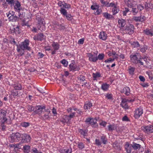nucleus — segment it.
Here are the masks:
<instances>
[{
	"mask_svg": "<svg viewBox=\"0 0 153 153\" xmlns=\"http://www.w3.org/2000/svg\"><path fill=\"white\" fill-rule=\"evenodd\" d=\"M29 42L28 40L25 39L19 45H17V51L21 55L24 54L25 50L31 51V48L29 46Z\"/></svg>",
	"mask_w": 153,
	"mask_h": 153,
	"instance_id": "1",
	"label": "nucleus"
},
{
	"mask_svg": "<svg viewBox=\"0 0 153 153\" xmlns=\"http://www.w3.org/2000/svg\"><path fill=\"white\" fill-rule=\"evenodd\" d=\"M21 134L19 133H12L9 137V140L11 143L18 141L19 140H21Z\"/></svg>",
	"mask_w": 153,
	"mask_h": 153,
	"instance_id": "2",
	"label": "nucleus"
},
{
	"mask_svg": "<svg viewBox=\"0 0 153 153\" xmlns=\"http://www.w3.org/2000/svg\"><path fill=\"white\" fill-rule=\"evenodd\" d=\"M6 113L5 111H2L0 112V120L1 123L10 124V120H8L6 117Z\"/></svg>",
	"mask_w": 153,
	"mask_h": 153,
	"instance_id": "3",
	"label": "nucleus"
},
{
	"mask_svg": "<svg viewBox=\"0 0 153 153\" xmlns=\"http://www.w3.org/2000/svg\"><path fill=\"white\" fill-rule=\"evenodd\" d=\"M141 128L142 130L146 133L148 134L153 132V125L144 126Z\"/></svg>",
	"mask_w": 153,
	"mask_h": 153,
	"instance_id": "4",
	"label": "nucleus"
},
{
	"mask_svg": "<svg viewBox=\"0 0 153 153\" xmlns=\"http://www.w3.org/2000/svg\"><path fill=\"white\" fill-rule=\"evenodd\" d=\"M85 122L90 124L93 127H96L98 126V124L97 123V120L95 118H88L85 120Z\"/></svg>",
	"mask_w": 153,
	"mask_h": 153,
	"instance_id": "5",
	"label": "nucleus"
},
{
	"mask_svg": "<svg viewBox=\"0 0 153 153\" xmlns=\"http://www.w3.org/2000/svg\"><path fill=\"white\" fill-rule=\"evenodd\" d=\"M132 100H128L126 99H123L121 102V106L125 109H128L129 108L128 103L131 102L133 101Z\"/></svg>",
	"mask_w": 153,
	"mask_h": 153,
	"instance_id": "6",
	"label": "nucleus"
},
{
	"mask_svg": "<svg viewBox=\"0 0 153 153\" xmlns=\"http://www.w3.org/2000/svg\"><path fill=\"white\" fill-rule=\"evenodd\" d=\"M143 111L142 108L139 107L136 109L134 112V117L136 119L138 118L143 114Z\"/></svg>",
	"mask_w": 153,
	"mask_h": 153,
	"instance_id": "7",
	"label": "nucleus"
},
{
	"mask_svg": "<svg viewBox=\"0 0 153 153\" xmlns=\"http://www.w3.org/2000/svg\"><path fill=\"white\" fill-rule=\"evenodd\" d=\"M7 17H8L10 20L13 22L16 21L18 20V18L16 16H14L13 11H10L7 14Z\"/></svg>",
	"mask_w": 153,
	"mask_h": 153,
	"instance_id": "8",
	"label": "nucleus"
},
{
	"mask_svg": "<svg viewBox=\"0 0 153 153\" xmlns=\"http://www.w3.org/2000/svg\"><path fill=\"white\" fill-rule=\"evenodd\" d=\"M14 7L15 10L19 12L18 15L19 17H20L21 14L19 13V12L21 8L20 3L17 1H15Z\"/></svg>",
	"mask_w": 153,
	"mask_h": 153,
	"instance_id": "9",
	"label": "nucleus"
},
{
	"mask_svg": "<svg viewBox=\"0 0 153 153\" xmlns=\"http://www.w3.org/2000/svg\"><path fill=\"white\" fill-rule=\"evenodd\" d=\"M21 140H24L23 142L28 143L30 142L31 138L30 135L26 134H21Z\"/></svg>",
	"mask_w": 153,
	"mask_h": 153,
	"instance_id": "10",
	"label": "nucleus"
},
{
	"mask_svg": "<svg viewBox=\"0 0 153 153\" xmlns=\"http://www.w3.org/2000/svg\"><path fill=\"white\" fill-rule=\"evenodd\" d=\"M134 26L132 25H129L126 27L125 30L126 32L129 34H132L134 33Z\"/></svg>",
	"mask_w": 153,
	"mask_h": 153,
	"instance_id": "11",
	"label": "nucleus"
},
{
	"mask_svg": "<svg viewBox=\"0 0 153 153\" xmlns=\"http://www.w3.org/2000/svg\"><path fill=\"white\" fill-rule=\"evenodd\" d=\"M98 37L100 39L105 41L107 39V35L105 32L102 31L99 33Z\"/></svg>",
	"mask_w": 153,
	"mask_h": 153,
	"instance_id": "12",
	"label": "nucleus"
},
{
	"mask_svg": "<svg viewBox=\"0 0 153 153\" xmlns=\"http://www.w3.org/2000/svg\"><path fill=\"white\" fill-rule=\"evenodd\" d=\"M59 6L61 8H65L68 9L70 7V4H66L64 2L59 1L58 3Z\"/></svg>",
	"mask_w": 153,
	"mask_h": 153,
	"instance_id": "13",
	"label": "nucleus"
},
{
	"mask_svg": "<svg viewBox=\"0 0 153 153\" xmlns=\"http://www.w3.org/2000/svg\"><path fill=\"white\" fill-rule=\"evenodd\" d=\"M92 76L93 78V80L94 81L100 80V78L101 77V74L98 72L93 73Z\"/></svg>",
	"mask_w": 153,
	"mask_h": 153,
	"instance_id": "14",
	"label": "nucleus"
},
{
	"mask_svg": "<svg viewBox=\"0 0 153 153\" xmlns=\"http://www.w3.org/2000/svg\"><path fill=\"white\" fill-rule=\"evenodd\" d=\"M38 21L39 22V24H42V26H43V28L41 30L40 28L39 27V26H38V28L39 30H45V23L44 22V19H42L41 18H39L38 20Z\"/></svg>",
	"mask_w": 153,
	"mask_h": 153,
	"instance_id": "15",
	"label": "nucleus"
},
{
	"mask_svg": "<svg viewBox=\"0 0 153 153\" xmlns=\"http://www.w3.org/2000/svg\"><path fill=\"white\" fill-rule=\"evenodd\" d=\"M45 106L43 105L36 106V112L37 114H40L42 112L43 110L45 109Z\"/></svg>",
	"mask_w": 153,
	"mask_h": 153,
	"instance_id": "16",
	"label": "nucleus"
},
{
	"mask_svg": "<svg viewBox=\"0 0 153 153\" xmlns=\"http://www.w3.org/2000/svg\"><path fill=\"white\" fill-rule=\"evenodd\" d=\"M89 60L92 62H95L97 60V56L90 53L88 54Z\"/></svg>",
	"mask_w": 153,
	"mask_h": 153,
	"instance_id": "17",
	"label": "nucleus"
},
{
	"mask_svg": "<svg viewBox=\"0 0 153 153\" xmlns=\"http://www.w3.org/2000/svg\"><path fill=\"white\" fill-rule=\"evenodd\" d=\"M130 58L132 62L135 64L138 63V60L137 57V55H131L130 56Z\"/></svg>",
	"mask_w": 153,
	"mask_h": 153,
	"instance_id": "18",
	"label": "nucleus"
},
{
	"mask_svg": "<svg viewBox=\"0 0 153 153\" xmlns=\"http://www.w3.org/2000/svg\"><path fill=\"white\" fill-rule=\"evenodd\" d=\"M133 19L136 22H142L145 19V17L144 16H141L140 17H134Z\"/></svg>",
	"mask_w": 153,
	"mask_h": 153,
	"instance_id": "19",
	"label": "nucleus"
},
{
	"mask_svg": "<svg viewBox=\"0 0 153 153\" xmlns=\"http://www.w3.org/2000/svg\"><path fill=\"white\" fill-rule=\"evenodd\" d=\"M125 3L128 7H131L134 6V2L133 0H125Z\"/></svg>",
	"mask_w": 153,
	"mask_h": 153,
	"instance_id": "20",
	"label": "nucleus"
},
{
	"mask_svg": "<svg viewBox=\"0 0 153 153\" xmlns=\"http://www.w3.org/2000/svg\"><path fill=\"white\" fill-rule=\"evenodd\" d=\"M44 39V36L41 33L39 34L37 36H35L33 37V39L35 40L42 41Z\"/></svg>",
	"mask_w": 153,
	"mask_h": 153,
	"instance_id": "21",
	"label": "nucleus"
},
{
	"mask_svg": "<svg viewBox=\"0 0 153 153\" xmlns=\"http://www.w3.org/2000/svg\"><path fill=\"white\" fill-rule=\"evenodd\" d=\"M109 87V85L106 83H103L101 85V89L104 91H107Z\"/></svg>",
	"mask_w": 153,
	"mask_h": 153,
	"instance_id": "22",
	"label": "nucleus"
},
{
	"mask_svg": "<svg viewBox=\"0 0 153 153\" xmlns=\"http://www.w3.org/2000/svg\"><path fill=\"white\" fill-rule=\"evenodd\" d=\"M60 153H71L72 149L71 148L66 149H60L59 150Z\"/></svg>",
	"mask_w": 153,
	"mask_h": 153,
	"instance_id": "23",
	"label": "nucleus"
},
{
	"mask_svg": "<svg viewBox=\"0 0 153 153\" xmlns=\"http://www.w3.org/2000/svg\"><path fill=\"white\" fill-rule=\"evenodd\" d=\"M125 148L127 153H131V147L129 144L128 142H126L125 145Z\"/></svg>",
	"mask_w": 153,
	"mask_h": 153,
	"instance_id": "24",
	"label": "nucleus"
},
{
	"mask_svg": "<svg viewBox=\"0 0 153 153\" xmlns=\"http://www.w3.org/2000/svg\"><path fill=\"white\" fill-rule=\"evenodd\" d=\"M69 68L70 70L72 71H75L79 69L76 65L73 63H71L69 65Z\"/></svg>",
	"mask_w": 153,
	"mask_h": 153,
	"instance_id": "25",
	"label": "nucleus"
},
{
	"mask_svg": "<svg viewBox=\"0 0 153 153\" xmlns=\"http://www.w3.org/2000/svg\"><path fill=\"white\" fill-rule=\"evenodd\" d=\"M18 95V93L14 90L11 91L10 94V97L11 100H13V98H15Z\"/></svg>",
	"mask_w": 153,
	"mask_h": 153,
	"instance_id": "26",
	"label": "nucleus"
},
{
	"mask_svg": "<svg viewBox=\"0 0 153 153\" xmlns=\"http://www.w3.org/2000/svg\"><path fill=\"white\" fill-rule=\"evenodd\" d=\"M118 23L119 26L122 27H123L126 24V21L123 19L119 20Z\"/></svg>",
	"mask_w": 153,
	"mask_h": 153,
	"instance_id": "27",
	"label": "nucleus"
},
{
	"mask_svg": "<svg viewBox=\"0 0 153 153\" xmlns=\"http://www.w3.org/2000/svg\"><path fill=\"white\" fill-rule=\"evenodd\" d=\"M144 32L147 35L151 36L153 35V31L152 30L146 29L144 30Z\"/></svg>",
	"mask_w": 153,
	"mask_h": 153,
	"instance_id": "28",
	"label": "nucleus"
},
{
	"mask_svg": "<svg viewBox=\"0 0 153 153\" xmlns=\"http://www.w3.org/2000/svg\"><path fill=\"white\" fill-rule=\"evenodd\" d=\"M92 104L89 102H86L84 106V108L85 109H88L92 106Z\"/></svg>",
	"mask_w": 153,
	"mask_h": 153,
	"instance_id": "29",
	"label": "nucleus"
},
{
	"mask_svg": "<svg viewBox=\"0 0 153 153\" xmlns=\"http://www.w3.org/2000/svg\"><path fill=\"white\" fill-rule=\"evenodd\" d=\"M13 87L16 90H20L22 89L21 85L19 83H17L13 85Z\"/></svg>",
	"mask_w": 153,
	"mask_h": 153,
	"instance_id": "30",
	"label": "nucleus"
},
{
	"mask_svg": "<svg viewBox=\"0 0 153 153\" xmlns=\"http://www.w3.org/2000/svg\"><path fill=\"white\" fill-rule=\"evenodd\" d=\"M70 119L68 117V116L64 115L62 117V121L63 123H68L70 121Z\"/></svg>",
	"mask_w": 153,
	"mask_h": 153,
	"instance_id": "31",
	"label": "nucleus"
},
{
	"mask_svg": "<svg viewBox=\"0 0 153 153\" xmlns=\"http://www.w3.org/2000/svg\"><path fill=\"white\" fill-rule=\"evenodd\" d=\"M123 92L126 94L128 95L130 93V88L129 87H124L123 89Z\"/></svg>",
	"mask_w": 153,
	"mask_h": 153,
	"instance_id": "32",
	"label": "nucleus"
},
{
	"mask_svg": "<svg viewBox=\"0 0 153 153\" xmlns=\"http://www.w3.org/2000/svg\"><path fill=\"white\" fill-rule=\"evenodd\" d=\"M102 15L104 17L107 19H111L112 18V16L107 12L103 13Z\"/></svg>",
	"mask_w": 153,
	"mask_h": 153,
	"instance_id": "33",
	"label": "nucleus"
},
{
	"mask_svg": "<svg viewBox=\"0 0 153 153\" xmlns=\"http://www.w3.org/2000/svg\"><path fill=\"white\" fill-rule=\"evenodd\" d=\"M119 9L117 5L114 7L112 9V12L113 14L114 15L118 12Z\"/></svg>",
	"mask_w": 153,
	"mask_h": 153,
	"instance_id": "34",
	"label": "nucleus"
},
{
	"mask_svg": "<svg viewBox=\"0 0 153 153\" xmlns=\"http://www.w3.org/2000/svg\"><path fill=\"white\" fill-rule=\"evenodd\" d=\"M135 70V68L131 66L128 67V71L131 75H132L134 74V72Z\"/></svg>",
	"mask_w": 153,
	"mask_h": 153,
	"instance_id": "35",
	"label": "nucleus"
},
{
	"mask_svg": "<svg viewBox=\"0 0 153 153\" xmlns=\"http://www.w3.org/2000/svg\"><path fill=\"white\" fill-rule=\"evenodd\" d=\"M30 146L28 145L25 146L23 147L24 152L25 153H29Z\"/></svg>",
	"mask_w": 153,
	"mask_h": 153,
	"instance_id": "36",
	"label": "nucleus"
},
{
	"mask_svg": "<svg viewBox=\"0 0 153 153\" xmlns=\"http://www.w3.org/2000/svg\"><path fill=\"white\" fill-rule=\"evenodd\" d=\"M130 44L134 48H137L140 46V45L137 42H130Z\"/></svg>",
	"mask_w": 153,
	"mask_h": 153,
	"instance_id": "37",
	"label": "nucleus"
},
{
	"mask_svg": "<svg viewBox=\"0 0 153 153\" xmlns=\"http://www.w3.org/2000/svg\"><path fill=\"white\" fill-rule=\"evenodd\" d=\"M52 46L55 50H57L59 48V46L58 43L55 42L53 43Z\"/></svg>",
	"mask_w": 153,
	"mask_h": 153,
	"instance_id": "38",
	"label": "nucleus"
},
{
	"mask_svg": "<svg viewBox=\"0 0 153 153\" xmlns=\"http://www.w3.org/2000/svg\"><path fill=\"white\" fill-rule=\"evenodd\" d=\"M141 146L139 144L134 143L132 146V148L134 149H139L140 148Z\"/></svg>",
	"mask_w": 153,
	"mask_h": 153,
	"instance_id": "39",
	"label": "nucleus"
},
{
	"mask_svg": "<svg viewBox=\"0 0 153 153\" xmlns=\"http://www.w3.org/2000/svg\"><path fill=\"white\" fill-rule=\"evenodd\" d=\"M108 55L109 56H115V58H118V55L116 54V53L115 52H113L112 53H111L110 51H109L107 53Z\"/></svg>",
	"mask_w": 153,
	"mask_h": 153,
	"instance_id": "40",
	"label": "nucleus"
},
{
	"mask_svg": "<svg viewBox=\"0 0 153 153\" xmlns=\"http://www.w3.org/2000/svg\"><path fill=\"white\" fill-rule=\"evenodd\" d=\"M79 132L83 136L85 137L86 136L87 131V130H83L82 129H80L79 130Z\"/></svg>",
	"mask_w": 153,
	"mask_h": 153,
	"instance_id": "41",
	"label": "nucleus"
},
{
	"mask_svg": "<svg viewBox=\"0 0 153 153\" xmlns=\"http://www.w3.org/2000/svg\"><path fill=\"white\" fill-rule=\"evenodd\" d=\"M108 129L109 131L114 130L115 128V126L114 124L110 125L108 126Z\"/></svg>",
	"mask_w": 153,
	"mask_h": 153,
	"instance_id": "42",
	"label": "nucleus"
},
{
	"mask_svg": "<svg viewBox=\"0 0 153 153\" xmlns=\"http://www.w3.org/2000/svg\"><path fill=\"white\" fill-rule=\"evenodd\" d=\"M65 8H61L60 10L61 13L63 16L66 15L67 13L66 10Z\"/></svg>",
	"mask_w": 153,
	"mask_h": 153,
	"instance_id": "43",
	"label": "nucleus"
},
{
	"mask_svg": "<svg viewBox=\"0 0 153 153\" xmlns=\"http://www.w3.org/2000/svg\"><path fill=\"white\" fill-rule=\"evenodd\" d=\"M99 5H97L96 4H94L91 6V9L93 10H96L99 8Z\"/></svg>",
	"mask_w": 153,
	"mask_h": 153,
	"instance_id": "44",
	"label": "nucleus"
},
{
	"mask_svg": "<svg viewBox=\"0 0 153 153\" xmlns=\"http://www.w3.org/2000/svg\"><path fill=\"white\" fill-rule=\"evenodd\" d=\"M105 56V55L103 53H101L99 54L97 57V60L99 59V60H102Z\"/></svg>",
	"mask_w": 153,
	"mask_h": 153,
	"instance_id": "45",
	"label": "nucleus"
},
{
	"mask_svg": "<svg viewBox=\"0 0 153 153\" xmlns=\"http://www.w3.org/2000/svg\"><path fill=\"white\" fill-rule=\"evenodd\" d=\"M115 58H110L108 59L105 60L104 62L106 63L112 62L115 59Z\"/></svg>",
	"mask_w": 153,
	"mask_h": 153,
	"instance_id": "46",
	"label": "nucleus"
},
{
	"mask_svg": "<svg viewBox=\"0 0 153 153\" xmlns=\"http://www.w3.org/2000/svg\"><path fill=\"white\" fill-rule=\"evenodd\" d=\"M101 139L104 144H105L106 143L107 139L105 136H102L101 137Z\"/></svg>",
	"mask_w": 153,
	"mask_h": 153,
	"instance_id": "47",
	"label": "nucleus"
},
{
	"mask_svg": "<svg viewBox=\"0 0 153 153\" xmlns=\"http://www.w3.org/2000/svg\"><path fill=\"white\" fill-rule=\"evenodd\" d=\"M6 2H7L8 4L10 5L11 6L14 5L15 3L14 0H6Z\"/></svg>",
	"mask_w": 153,
	"mask_h": 153,
	"instance_id": "48",
	"label": "nucleus"
},
{
	"mask_svg": "<svg viewBox=\"0 0 153 153\" xmlns=\"http://www.w3.org/2000/svg\"><path fill=\"white\" fill-rule=\"evenodd\" d=\"M61 62L65 67H67L68 65V62L66 60L64 59L60 61Z\"/></svg>",
	"mask_w": 153,
	"mask_h": 153,
	"instance_id": "49",
	"label": "nucleus"
},
{
	"mask_svg": "<svg viewBox=\"0 0 153 153\" xmlns=\"http://www.w3.org/2000/svg\"><path fill=\"white\" fill-rule=\"evenodd\" d=\"M21 125L23 127H26L29 126V123L28 122H23L21 123Z\"/></svg>",
	"mask_w": 153,
	"mask_h": 153,
	"instance_id": "50",
	"label": "nucleus"
},
{
	"mask_svg": "<svg viewBox=\"0 0 153 153\" xmlns=\"http://www.w3.org/2000/svg\"><path fill=\"white\" fill-rule=\"evenodd\" d=\"M10 147L14 148L15 149L16 148H20V147L19 146V144H12L10 145Z\"/></svg>",
	"mask_w": 153,
	"mask_h": 153,
	"instance_id": "51",
	"label": "nucleus"
},
{
	"mask_svg": "<svg viewBox=\"0 0 153 153\" xmlns=\"http://www.w3.org/2000/svg\"><path fill=\"white\" fill-rule=\"evenodd\" d=\"M123 10V15L126 16V15L127 13L129 11V9L128 8L125 7Z\"/></svg>",
	"mask_w": 153,
	"mask_h": 153,
	"instance_id": "52",
	"label": "nucleus"
},
{
	"mask_svg": "<svg viewBox=\"0 0 153 153\" xmlns=\"http://www.w3.org/2000/svg\"><path fill=\"white\" fill-rule=\"evenodd\" d=\"M102 12V10L101 9H100L99 8L98 9L96 10V11L94 12V14L95 15H99Z\"/></svg>",
	"mask_w": 153,
	"mask_h": 153,
	"instance_id": "53",
	"label": "nucleus"
},
{
	"mask_svg": "<svg viewBox=\"0 0 153 153\" xmlns=\"http://www.w3.org/2000/svg\"><path fill=\"white\" fill-rule=\"evenodd\" d=\"M14 32L16 34H19L20 32V29L19 27H17L14 29Z\"/></svg>",
	"mask_w": 153,
	"mask_h": 153,
	"instance_id": "54",
	"label": "nucleus"
},
{
	"mask_svg": "<svg viewBox=\"0 0 153 153\" xmlns=\"http://www.w3.org/2000/svg\"><path fill=\"white\" fill-rule=\"evenodd\" d=\"M132 12L134 15H136L138 11L136 8L132 7Z\"/></svg>",
	"mask_w": 153,
	"mask_h": 153,
	"instance_id": "55",
	"label": "nucleus"
},
{
	"mask_svg": "<svg viewBox=\"0 0 153 153\" xmlns=\"http://www.w3.org/2000/svg\"><path fill=\"white\" fill-rule=\"evenodd\" d=\"M147 49V46L146 45H144L140 49V51L143 52H144Z\"/></svg>",
	"mask_w": 153,
	"mask_h": 153,
	"instance_id": "56",
	"label": "nucleus"
},
{
	"mask_svg": "<svg viewBox=\"0 0 153 153\" xmlns=\"http://www.w3.org/2000/svg\"><path fill=\"white\" fill-rule=\"evenodd\" d=\"M116 5H117L116 4H115L114 2H113L111 3H109L108 4V5L107 6V7H111L113 8Z\"/></svg>",
	"mask_w": 153,
	"mask_h": 153,
	"instance_id": "57",
	"label": "nucleus"
},
{
	"mask_svg": "<svg viewBox=\"0 0 153 153\" xmlns=\"http://www.w3.org/2000/svg\"><path fill=\"white\" fill-rule=\"evenodd\" d=\"M146 74L149 76V78L151 80L153 78V75L151 73L150 71H147L146 72Z\"/></svg>",
	"mask_w": 153,
	"mask_h": 153,
	"instance_id": "58",
	"label": "nucleus"
},
{
	"mask_svg": "<svg viewBox=\"0 0 153 153\" xmlns=\"http://www.w3.org/2000/svg\"><path fill=\"white\" fill-rule=\"evenodd\" d=\"M78 147L81 149H82L84 147V145L82 143H79L78 144Z\"/></svg>",
	"mask_w": 153,
	"mask_h": 153,
	"instance_id": "59",
	"label": "nucleus"
},
{
	"mask_svg": "<svg viewBox=\"0 0 153 153\" xmlns=\"http://www.w3.org/2000/svg\"><path fill=\"white\" fill-rule=\"evenodd\" d=\"M32 153H42V152L39 151L36 149L34 148L32 149Z\"/></svg>",
	"mask_w": 153,
	"mask_h": 153,
	"instance_id": "60",
	"label": "nucleus"
},
{
	"mask_svg": "<svg viewBox=\"0 0 153 153\" xmlns=\"http://www.w3.org/2000/svg\"><path fill=\"white\" fill-rule=\"evenodd\" d=\"M75 113L72 112V113L70 115L68 116V117L70 119V120L71 119L73 118L75 116Z\"/></svg>",
	"mask_w": 153,
	"mask_h": 153,
	"instance_id": "61",
	"label": "nucleus"
},
{
	"mask_svg": "<svg viewBox=\"0 0 153 153\" xmlns=\"http://www.w3.org/2000/svg\"><path fill=\"white\" fill-rule=\"evenodd\" d=\"M107 124V123L104 121H102L100 123V125L103 126V127H105Z\"/></svg>",
	"mask_w": 153,
	"mask_h": 153,
	"instance_id": "62",
	"label": "nucleus"
},
{
	"mask_svg": "<svg viewBox=\"0 0 153 153\" xmlns=\"http://www.w3.org/2000/svg\"><path fill=\"white\" fill-rule=\"evenodd\" d=\"M105 97L108 99L109 100L111 99L112 98V95L111 94H107Z\"/></svg>",
	"mask_w": 153,
	"mask_h": 153,
	"instance_id": "63",
	"label": "nucleus"
},
{
	"mask_svg": "<svg viewBox=\"0 0 153 153\" xmlns=\"http://www.w3.org/2000/svg\"><path fill=\"white\" fill-rule=\"evenodd\" d=\"M84 41V38H82L79 39L78 41V44H83Z\"/></svg>",
	"mask_w": 153,
	"mask_h": 153,
	"instance_id": "64",
	"label": "nucleus"
}]
</instances>
